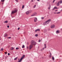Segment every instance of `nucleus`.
<instances>
[{
  "mask_svg": "<svg viewBox=\"0 0 62 62\" xmlns=\"http://www.w3.org/2000/svg\"><path fill=\"white\" fill-rule=\"evenodd\" d=\"M51 19H49L48 20L46 21V22L44 23L43 25H46L47 24H48L49 23H50V22L51 21Z\"/></svg>",
  "mask_w": 62,
  "mask_h": 62,
  "instance_id": "nucleus-1",
  "label": "nucleus"
},
{
  "mask_svg": "<svg viewBox=\"0 0 62 62\" xmlns=\"http://www.w3.org/2000/svg\"><path fill=\"white\" fill-rule=\"evenodd\" d=\"M31 45H34V46L36 44V42H35L33 40H32L31 42Z\"/></svg>",
  "mask_w": 62,
  "mask_h": 62,
  "instance_id": "nucleus-2",
  "label": "nucleus"
},
{
  "mask_svg": "<svg viewBox=\"0 0 62 62\" xmlns=\"http://www.w3.org/2000/svg\"><path fill=\"white\" fill-rule=\"evenodd\" d=\"M17 9H15V10L12 11L11 13V14H13L14 13H16L17 12Z\"/></svg>",
  "mask_w": 62,
  "mask_h": 62,
  "instance_id": "nucleus-3",
  "label": "nucleus"
},
{
  "mask_svg": "<svg viewBox=\"0 0 62 62\" xmlns=\"http://www.w3.org/2000/svg\"><path fill=\"white\" fill-rule=\"evenodd\" d=\"M33 45H30L29 46V49L30 50H31L32 48H33Z\"/></svg>",
  "mask_w": 62,
  "mask_h": 62,
  "instance_id": "nucleus-4",
  "label": "nucleus"
},
{
  "mask_svg": "<svg viewBox=\"0 0 62 62\" xmlns=\"http://www.w3.org/2000/svg\"><path fill=\"white\" fill-rule=\"evenodd\" d=\"M51 27V28H54L55 27V25H52Z\"/></svg>",
  "mask_w": 62,
  "mask_h": 62,
  "instance_id": "nucleus-5",
  "label": "nucleus"
},
{
  "mask_svg": "<svg viewBox=\"0 0 62 62\" xmlns=\"http://www.w3.org/2000/svg\"><path fill=\"white\" fill-rule=\"evenodd\" d=\"M37 14V13H34L33 14L31 15V16H35Z\"/></svg>",
  "mask_w": 62,
  "mask_h": 62,
  "instance_id": "nucleus-6",
  "label": "nucleus"
},
{
  "mask_svg": "<svg viewBox=\"0 0 62 62\" xmlns=\"http://www.w3.org/2000/svg\"><path fill=\"white\" fill-rule=\"evenodd\" d=\"M34 21L35 22H37V18L36 17H35L34 20Z\"/></svg>",
  "mask_w": 62,
  "mask_h": 62,
  "instance_id": "nucleus-7",
  "label": "nucleus"
},
{
  "mask_svg": "<svg viewBox=\"0 0 62 62\" xmlns=\"http://www.w3.org/2000/svg\"><path fill=\"white\" fill-rule=\"evenodd\" d=\"M59 3H60V2L59 1L57 3V6L58 7L59 6L60 4H59Z\"/></svg>",
  "mask_w": 62,
  "mask_h": 62,
  "instance_id": "nucleus-8",
  "label": "nucleus"
},
{
  "mask_svg": "<svg viewBox=\"0 0 62 62\" xmlns=\"http://www.w3.org/2000/svg\"><path fill=\"white\" fill-rule=\"evenodd\" d=\"M40 30L39 29H37L35 31V32H37V31H39Z\"/></svg>",
  "mask_w": 62,
  "mask_h": 62,
  "instance_id": "nucleus-9",
  "label": "nucleus"
},
{
  "mask_svg": "<svg viewBox=\"0 0 62 62\" xmlns=\"http://www.w3.org/2000/svg\"><path fill=\"white\" fill-rule=\"evenodd\" d=\"M25 56V55H23L22 56V57H21V59H23L24 58V57Z\"/></svg>",
  "mask_w": 62,
  "mask_h": 62,
  "instance_id": "nucleus-10",
  "label": "nucleus"
},
{
  "mask_svg": "<svg viewBox=\"0 0 62 62\" xmlns=\"http://www.w3.org/2000/svg\"><path fill=\"white\" fill-rule=\"evenodd\" d=\"M56 32V34H58V33H59V31L58 30Z\"/></svg>",
  "mask_w": 62,
  "mask_h": 62,
  "instance_id": "nucleus-11",
  "label": "nucleus"
},
{
  "mask_svg": "<svg viewBox=\"0 0 62 62\" xmlns=\"http://www.w3.org/2000/svg\"><path fill=\"white\" fill-rule=\"evenodd\" d=\"M22 59H20V60H19L18 61V62H21V61H22Z\"/></svg>",
  "mask_w": 62,
  "mask_h": 62,
  "instance_id": "nucleus-12",
  "label": "nucleus"
},
{
  "mask_svg": "<svg viewBox=\"0 0 62 62\" xmlns=\"http://www.w3.org/2000/svg\"><path fill=\"white\" fill-rule=\"evenodd\" d=\"M10 50H12L14 49V48L13 47H12L10 48Z\"/></svg>",
  "mask_w": 62,
  "mask_h": 62,
  "instance_id": "nucleus-13",
  "label": "nucleus"
},
{
  "mask_svg": "<svg viewBox=\"0 0 62 62\" xmlns=\"http://www.w3.org/2000/svg\"><path fill=\"white\" fill-rule=\"evenodd\" d=\"M50 55H49V57H51V56H52V54L51 53H50Z\"/></svg>",
  "mask_w": 62,
  "mask_h": 62,
  "instance_id": "nucleus-14",
  "label": "nucleus"
},
{
  "mask_svg": "<svg viewBox=\"0 0 62 62\" xmlns=\"http://www.w3.org/2000/svg\"><path fill=\"white\" fill-rule=\"evenodd\" d=\"M17 59H18V57H16L14 59V60H17Z\"/></svg>",
  "mask_w": 62,
  "mask_h": 62,
  "instance_id": "nucleus-15",
  "label": "nucleus"
},
{
  "mask_svg": "<svg viewBox=\"0 0 62 62\" xmlns=\"http://www.w3.org/2000/svg\"><path fill=\"white\" fill-rule=\"evenodd\" d=\"M29 13V11H27L26 12V14H28Z\"/></svg>",
  "mask_w": 62,
  "mask_h": 62,
  "instance_id": "nucleus-16",
  "label": "nucleus"
},
{
  "mask_svg": "<svg viewBox=\"0 0 62 62\" xmlns=\"http://www.w3.org/2000/svg\"><path fill=\"white\" fill-rule=\"evenodd\" d=\"M44 31L45 33L46 32V31H47V30H46V29H44Z\"/></svg>",
  "mask_w": 62,
  "mask_h": 62,
  "instance_id": "nucleus-17",
  "label": "nucleus"
},
{
  "mask_svg": "<svg viewBox=\"0 0 62 62\" xmlns=\"http://www.w3.org/2000/svg\"><path fill=\"white\" fill-rule=\"evenodd\" d=\"M8 21L7 20L6 21H5L4 22V23H8Z\"/></svg>",
  "mask_w": 62,
  "mask_h": 62,
  "instance_id": "nucleus-18",
  "label": "nucleus"
},
{
  "mask_svg": "<svg viewBox=\"0 0 62 62\" xmlns=\"http://www.w3.org/2000/svg\"><path fill=\"white\" fill-rule=\"evenodd\" d=\"M4 50V49L3 48H1L0 50V51H3Z\"/></svg>",
  "mask_w": 62,
  "mask_h": 62,
  "instance_id": "nucleus-19",
  "label": "nucleus"
},
{
  "mask_svg": "<svg viewBox=\"0 0 62 62\" xmlns=\"http://www.w3.org/2000/svg\"><path fill=\"white\" fill-rule=\"evenodd\" d=\"M22 47V48H24V45H23Z\"/></svg>",
  "mask_w": 62,
  "mask_h": 62,
  "instance_id": "nucleus-20",
  "label": "nucleus"
},
{
  "mask_svg": "<svg viewBox=\"0 0 62 62\" xmlns=\"http://www.w3.org/2000/svg\"><path fill=\"white\" fill-rule=\"evenodd\" d=\"M6 36H7V34H4V37H6Z\"/></svg>",
  "mask_w": 62,
  "mask_h": 62,
  "instance_id": "nucleus-21",
  "label": "nucleus"
},
{
  "mask_svg": "<svg viewBox=\"0 0 62 62\" xmlns=\"http://www.w3.org/2000/svg\"><path fill=\"white\" fill-rule=\"evenodd\" d=\"M19 47H16V50H19Z\"/></svg>",
  "mask_w": 62,
  "mask_h": 62,
  "instance_id": "nucleus-22",
  "label": "nucleus"
},
{
  "mask_svg": "<svg viewBox=\"0 0 62 62\" xmlns=\"http://www.w3.org/2000/svg\"><path fill=\"white\" fill-rule=\"evenodd\" d=\"M52 59L53 60H54V57H52Z\"/></svg>",
  "mask_w": 62,
  "mask_h": 62,
  "instance_id": "nucleus-23",
  "label": "nucleus"
},
{
  "mask_svg": "<svg viewBox=\"0 0 62 62\" xmlns=\"http://www.w3.org/2000/svg\"><path fill=\"white\" fill-rule=\"evenodd\" d=\"M24 7V5H23L22 7V8H23Z\"/></svg>",
  "mask_w": 62,
  "mask_h": 62,
  "instance_id": "nucleus-24",
  "label": "nucleus"
},
{
  "mask_svg": "<svg viewBox=\"0 0 62 62\" xmlns=\"http://www.w3.org/2000/svg\"><path fill=\"white\" fill-rule=\"evenodd\" d=\"M60 4H62V0H61L60 2Z\"/></svg>",
  "mask_w": 62,
  "mask_h": 62,
  "instance_id": "nucleus-25",
  "label": "nucleus"
},
{
  "mask_svg": "<svg viewBox=\"0 0 62 62\" xmlns=\"http://www.w3.org/2000/svg\"><path fill=\"white\" fill-rule=\"evenodd\" d=\"M36 7V5H34V6H33V8H35Z\"/></svg>",
  "mask_w": 62,
  "mask_h": 62,
  "instance_id": "nucleus-26",
  "label": "nucleus"
},
{
  "mask_svg": "<svg viewBox=\"0 0 62 62\" xmlns=\"http://www.w3.org/2000/svg\"><path fill=\"white\" fill-rule=\"evenodd\" d=\"M5 0H1V2H4V1Z\"/></svg>",
  "mask_w": 62,
  "mask_h": 62,
  "instance_id": "nucleus-27",
  "label": "nucleus"
},
{
  "mask_svg": "<svg viewBox=\"0 0 62 62\" xmlns=\"http://www.w3.org/2000/svg\"><path fill=\"white\" fill-rule=\"evenodd\" d=\"M8 39H11V37H8Z\"/></svg>",
  "mask_w": 62,
  "mask_h": 62,
  "instance_id": "nucleus-28",
  "label": "nucleus"
},
{
  "mask_svg": "<svg viewBox=\"0 0 62 62\" xmlns=\"http://www.w3.org/2000/svg\"><path fill=\"white\" fill-rule=\"evenodd\" d=\"M54 8H55L56 9H57V8L56 7H54Z\"/></svg>",
  "mask_w": 62,
  "mask_h": 62,
  "instance_id": "nucleus-29",
  "label": "nucleus"
},
{
  "mask_svg": "<svg viewBox=\"0 0 62 62\" xmlns=\"http://www.w3.org/2000/svg\"><path fill=\"white\" fill-rule=\"evenodd\" d=\"M38 35L37 34H36L35 35V36L36 37H37V36H38Z\"/></svg>",
  "mask_w": 62,
  "mask_h": 62,
  "instance_id": "nucleus-30",
  "label": "nucleus"
},
{
  "mask_svg": "<svg viewBox=\"0 0 62 62\" xmlns=\"http://www.w3.org/2000/svg\"><path fill=\"white\" fill-rule=\"evenodd\" d=\"M34 1V0H32L31 1V2H33Z\"/></svg>",
  "mask_w": 62,
  "mask_h": 62,
  "instance_id": "nucleus-31",
  "label": "nucleus"
},
{
  "mask_svg": "<svg viewBox=\"0 0 62 62\" xmlns=\"http://www.w3.org/2000/svg\"><path fill=\"white\" fill-rule=\"evenodd\" d=\"M41 19H42V20H43L44 19V18L43 17H42L41 18Z\"/></svg>",
  "mask_w": 62,
  "mask_h": 62,
  "instance_id": "nucleus-32",
  "label": "nucleus"
},
{
  "mask_svg": "<svg viewBox=\"0 0 62 62\" xmlns=\"http://www.w3.org/2000/svg\"><path fill=\"white\" fill-rule=\"evenodd\" d=\"M32 12V10H31L30 11V12Z\"/></svg>",
  "mask_w": 62,
  "mask_h": 62,
  "instance_id": "nucleus-33",
  "label": "nucleus"
},
{
  "mask_svg": "<svg viewBox=\"0 0 62 62\" xmlns=\"http://www.w3.org/2000/svg\"><path fill=\"white\" fill-rule=\"evenodd\" d=\"M60 13V12H58V13H57V14H59V13Z\"/></svg>",
  "mask_w": 62,
  "mask_h": 62,
  "instance_id": "nucleus-34",
  "label": "nucleus"
},
{
  "mask_svg": "<svg viewBox=\"0 0 62 62\" xmlns=\"http://www.w3.org/2000/svg\"><path fill=\"white\" fill-rule=\"evenodd\" d=\"M17 29H18V30H19L20 29V28L19 27Z\"/></svg>",
  "mask_w": 62,
  "mask_h": 62,
  "instance_id": "nucleus-35",
  "label": "nucleus"
},
{
  "mask_svg": "<svg viewBox=\"0 0 62 62\" xmlns=\"http://www.w3.org/2000/svg\"><path fill=\"white\" fill-rule=\"evenodd\" d=\"M48 31H50V30H51L50 29H48Z\"/></svg>",
  "mask_w": 62,
  "mask_h": 62,
  "instance_id": "nucleus-36",
  "label": "nucleus"
},
{
  "mask_svg": "<svg viewBox=\"0 0 62 62\" xmlns=\"http://www.w3.org/2000/svg\"><path fill=\"white\" fill-rule=\"evenodd\" d=\"M55 1V0H54L53 1V3H54V1Z\"/></svg>",
  "mask_w": 62,
  "mask_h": 62,
  "instance_id": "nucleus-37",
  "label": "nucleus"
},
{
  "mask_svg": "<svg viewBox=\"0 0 62 62\" xmlns=\"http://www.w3.org/2000/svg\"><path fill=\"white\" fill-rule=\"evenodd\" d=\"M50 7H48V9H50Z\"/></svg>",
  "mask_w": 62,
  "mask_h": 62,
  "instance_id": "nucleus-38",
  "label": "nucleus"
},
{
  "mask_svg": "<svg viewBox=\"0 0 62 62\" xmlns=\"http://www.w3.org/2000/svg\"><path fill=\"white\" fill-rule=\"evenodd\" d=\"M9 26H7V27L8 28H9Z\"/></svg>",
  "mask_w": 62,
  "mask_h": 62,
  "instance_id": "nucleus-39",
  "label": "nucleus"
},
{
  "mask_svg": "<svg viewBox=\"0 0 62 62\" xmlns=\"http://www.w3.org/2000/svg\"><path fill=\"white\" fill-rule=\"evenodd\" d=\"M39 42H40V39H39Z\"/></svg>",
  "mask_w": 62,
  "mask_h": 62,
  "instance_id": "nucleus-40",
  "label": "nucleus"
},
{
  "mask_svg": "<svg viewBox=\"0 0 62 62\" xmlns=\"http://www.w3.org/2000/svg\"><path fill=\"white\" fill-rule=\"evenodd\" d=\"M10 54H9V53H8V55H9Z\"/></svg>",
  "mask_w": 62,
  "mask_h": 62,
  "instance_id": "nucleus-41",
  "label": "nucleus"
},
{
  "mask_svg": "<svg viewBox=\"0 0 62 62\" xmlns=\"http://www.w3.org/2000/svg\"><path fill=\"white\" fill-rule=\"evenodd\" d=\"M45 48H46V46H45Z\"/></svg>",
  "mask_w": 62,
  "mask_h": 62,
  "instance_id": "nucleus-42",
  "label": "nucleus"
},
{
  "mask_svg": "<svg viewBox=\"0 0 62 62\" xmlns=\"http://www.w3.org/2000/svg\"><path fill=\"white\" fill-rule=\"evenodd\" d=\"M5 54H7V53L6 52H5Z\"/></svg>",
  "mask_w": 62,
  "mask_h": 62,
  "instance_id": "nucleus-43",
  "label": "nucleus"
},
{
  "mask_svg": "<svg viewBox=\"0 0 62 62\" xmlns=\"http://www.w3.org/2000/svg\"><path fill=\"white\" fill-rule=\"evenodd\" d=\"M49 7L51 8V5H49Z\"/></svg>",
  "mask_w": 62,
  "mask_h": 62,
  "instance_id": "nucleus-44",
  "label": "nucleus"
},
{
  "mask_svg": "<svg viewBox=\"0 0 62 62\" xmlns=\"http://www.w3.org/2000/svg\"><path fill=\"white\" fill-rule=\"evenodd\" d=\"M54 9H55V8L54 7V8H53V10H54Z\"/></svg>",
  "mask_w": 62,
  "mask_h": 62,
  "instance_id": "nucleus-45",
  "label": "nucleus"
},
{
  "mask_svg": "<svg viewBox=\"0 0 62 62\" xmlns=\"http://www.w3.org/2000/svg\"><path fill=\"white\" fill-rule=\"evenodd\" d=\"M44 46H46V44H45Z\"/></svg>",
  "mask_w": 62,
  "mask_h": 62,
  "instance_id": "nucleus-46",
  "label": "nucleus"
},
{
  "mask_svg": "<svg viewBox=\"0 0 62 62\" xmlns=\"http://www.w3.org/2000/svg\"><path fill=\"white\" fill-rule=\"evenodd\" d=\"M28 48H29L28 46H27V49Z\"/></svg>",
  "mask_w": 62,
  "mask_h": 62,
  "instance_id": "nucleus-47",
  "label": "nucleus"
},
{
  "mask_svg": "<svg viewBox=\"0 0 62 62\" xmlns=\"http://www.w3.org/2000/svg\"><path fill=\"white\" fill-rule=\"evenodd\" d=\"M38 1H39V0H37Z\"/></svg>",
  "mask_w": 62,
  "mask_h": 62,
  "instance_id": "nucleus-48",
  "label": "nucleus"
},
{
  "mask_svg": "<svg viewBox=\"0 0 62 62\" xmlns=\"http://www.w3.org/2000/svg\"><path fill=\"white\" fill-rule=\"evenodd\" d=\"M18 0H16V2H18Z\"/></svg>",
  "mask_w": 62,
  "mask_h": 62,
  "instance_id": "nucleus-49",
  "label": "nucleus"
},
{
  "mask_svg": "<svg viewBox=\"0 0 62 62\" xmlns=\"http://www.w3.org/2000/svg\"><path fill=\"white\" fill-rule=\"evenodd\" d=\"M57 11V10H55V11Z\"/></svg>",
  "mask_w": 62,
  "mask_h": 62,
  "instance_id": "nucleus-50",
  "label": "nucleus"
},
{
  "mask_svg": "<svg viewBox=\"0 0 62 62\" xmlns=\"http://www.w3.org/2000/svg\"><path fill=\"white\" fill-rule=\"evenodd\" d=\"M43 49H44V48H43Z\"/></svg>",
  "mask_w": 62,
  "mask_h": 62,
  "instance_id": "nucleus-51",
  "label": "nucleus"
},
{
  "mask_svg": "<svg viewBox=\"0 0 62 62\" xmlns=\"http://www.w3.org/2000/svg\"><path fill=\"white\" fill-rule=\"evenodd\" d=\"M54 13L55 14L56 13H55H55Z\"/></svg>",
  "mask_w": 62,
  "mask_h": 62,
  "instance_id": "nucleus-52",
  "label": "nucleus"
},
{
  "mask_svg": "<svg viewBox=\"0 0 62 62\" xmlns=\"http://www.w3.org/2000/svg\"><path fill=\"white\" fill-rule=\"evenodd\" d=\"M19 59H18V60H19Z\"/></svg>",
  "mask_w": 62,
  "mask_h": 62,
  "instance_id": "nucleus-53",
  "label": "nucleus"
},
{
  "mask_svg": "<svg viewBox=\"0 0 62 62\" xmlns=\"http://www.w3.org/2000/svg\"><path fill=\"white\" fill-rule=\"evenodd\" d=\"M41 51H42V49H41Z\"/></svg>",
  "mask_w": 62,
  "mask_h": 62,
  "instance_id": "nucleus-54",
  "label": "nucleus"
},
{
  "mask_svg": "<svg viewBox=\"0 0 62 62\" xmlns=\"http://www.w3.org/2000/svg\"><path fill=\"white\" fill-rule=\"evenodd\" d=\"M6 59H7V57H6Z\"/></svg>",
  "mask_w": 62,
  "mask_h": 62,
  "instance_id": "nucleus-55",
  "label": "nucleus"
},
{
  "mask_svg": "<svg viewBox=\"0 0 62 62\" xmlns=\"http://www.w3.org/2000/svg\"><path fill=\"white\" fill-rule=\"evenodd\" d=\"M16 0V1H17V0Z\"/></svg>",
  "mask_w": 62,
  "mask_h": 62,
  "instance_id": "nucleus-56",
  "label": "nucleus"
},
{
  "mask_svg": "<svg viewBox=\"0 0 62 62\" xmlns=\"http://www.w3.org/2000/svg\"><path fill=\"white\" fill-rule=\"evenodd\" d=\"M52 10H53V9H52Z\"/></svg>",
  "mask_w": 62,
  "mask_h": 62,
  "instance_id": "nucleus-57",
  "label": "nucleus"
},
{
  "mask_svg": "<svg viewBox=\"0 0 62 62\" xmlns=\"http://www.w3.org/2000/svg\"><path fill=\"white\" fill-rule=\"evenodd\" d=\"M19 45H20V44H19Z\"/></svg>",
  "mask_w": 62,
  "mask_h": 62,
  "instance_id": "nucleus-58",
  "label": "nucleus"
}]
</instances>
